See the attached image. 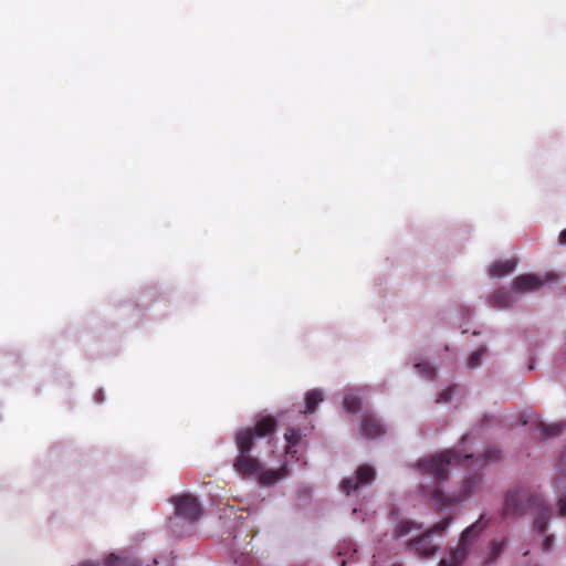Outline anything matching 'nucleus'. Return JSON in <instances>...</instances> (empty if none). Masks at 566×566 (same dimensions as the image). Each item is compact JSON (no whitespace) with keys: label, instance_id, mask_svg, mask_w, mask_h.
Here are the masks:
<instances>
[{"label":"nucleus","instance_id":"nucleus-1","mask_svg":"<svg viewBox=\"0 0 566 566\" xmlns=\"http://www.w3.org/2000/svg\"><path fill=\"white\" fill-rule=\"evenodd\" d=\"M471 459H473V454L462 455L458 450H447L442 453L423 459L418 463L419 469L424 474L434 479V489L431 493V497L440 510L449 505H458L473 495L479 489L482 482V478L479 474L467 478L459 493L444 494L442 489V482L447 480L449 474V467L451 464L468 465Z\"/></svg>","mask_w":566,"mask_h":566},{"label":"nucleus","instance_id":"nucleus-2","mask_svg":"<svg viewBox=\"0 0 566 566\" xmlns=\"http://www.w3.org/2000/svg\"><path fill=\"white\" fill-rule=\"evenodd\" d=\"M543 497L523 486H516L507 491L504 500L503 516H524L538 505Z\"/></svg>","mask_w":566,"mask_h":566},{"label":"nucleus","instance_id":"nucleus-3","mask_svg":"<svg viewBox=\"0 0 566 566\" xmlns=\"http://www.w3.org/2000/svg\"><path fill=\"white\" fill-rule=\"evenodd\" d=\"M491 520L485 515H481L476 522L468 526L461 534L459 545L451 551L450 556L459 559H465L471 548L481 535V533L490 526Z\"/></svg>","mask_w":566,"mask_h":566},{"label":"nucleus","instance_id":"nucleus-4","mask_svg":"<svg viewBox=\"0 0 566 566\" xmlns=\"http://www.w3.org/2000/svg\"><path fill=\"white\" fill-rule=\"evenodd\" d=\"M170 502L175 506V514L188 523L199 521L202 515V507L198 497L192 494L175 495L170 499Z\"/></svg>","mask_w":566,"mask_h":566},{"label":"nucleus","instance_id":"nucleus-5","mask_svg":"<svg viewBox=\"0 0 566 566\" xmlns=\"http://www.w3.org/2000/svg\"><path fill=\"white\" fill-rule=\"evenodd\" d=\"M452 517L447 516L439 523L434 524L423 535L411 541L412 548L421 556L429 557L436 553L437 546L431 542V534L436 533L441 535L446 528L451 524Z\"/></svg>","mask_w":566,"mask_h":566},{"label":"nucleus","instance_id":"nucleus-6","mask_svg":"<svg viewBox=\"0 0 566 566\" xmlns=\"http://www.w3.org/2000/svg\"><path fill=\"white\" fill-rule=\"evenodd\" d=\"M376 471L368 464H363L357 468L355 474L350 478H346L342 482V491L347 495L354 491L371 484L375 481Z\"/></svg>","mask_w":566,"mask_h":566},{"label":"nucleus","instance_id":"nucleus-7","mask_svg":"<svg viewBox=\"0 0 566 566\" xmlns=\"http://www.w3.org/2000/svg\"><path fill=\"white\" fill-rule=\"evenodd\" d=\"M555 274H547L546 279H542L536 274H522L514 279L512 290L518 293H527L538 291L547 280H554Z\"/></svg>","mask_w":566,"mask_h":566},{"label":"nucleus","instance_id":"nucleus-8","mask_svg":"<svg viewBox=\"0 0 566 566\" xmlns=\"http://www.w3.org/2000/svg\"><path fill=\"white\" fill-rule=\"evenodd\" d=\"M261 463L250 454H239L233 461V468L244 479H256Z\"/></svg>","mask_w":566,"mask_h":566},{"label":"nucleus","instance_id":"nucleus-9","mask_svg":"<svg viewBox=\"0 0 566 566\" xmlns=\"http://www.w3.org/2000/svg\"><path fill=\"white\" fill-rule=\"evenodd\" d=\"M360 432L367 439H375L385 433L381 421L371 413H365L361 420Z\"/></svg>","mask_w":566,"mask_h":566},{"label":"nucleus","instance_id":"nucleus-10","mask_svg":"<svg viewBox=\"0 0 566 566\" xmlns=\"http://www.w3.org/2000/svg\"><path fill=\"white\" fill-rule=\"evenodd\" d=\"M276 420L272 416H260L256 418L253 427L248 428L255 438H265L272 436L276 429Z\"/></svg>","mask_w":566,"mask_h":566},{"label":"nucleus","instance_id":"nucleus-11","mask_svg":"<svg viewBox=\"0 0 566 566\" xmlns=\"http://www.w3.org/2000/svg\"><path fill=\"white\" fill-rule=\"evenodd\" d=\"M531 513L535 514L533 523L534 530L538 533H544L547 530L548 521L551 518V511L544 500H542L541 505L533 509Z\"/></svg>","mask_w":566,"mask_h":566},{"label":"nucleus","instance_id":"nucleus-12","mask_svg":"<svg viewBox=\"0 0 566 566\" xmlns=\"http://www.w3.org/2000/svg\"><path fill=\"white\" fill-rule=\"evenodd\" d=\"M287 475L286 467H282L277 470L263 469L260 467V473L256 476L259 483L263 485H271Z\"/></svg>","mask_w":566,"mask_h":566},{"label":"nucleus","instance_id":"nucleus-13","mask_svg":"<svg viewBox=\"0 0 566 566\" xmlns=\"http://www.w3.org/2000/svg\"><path fill=\"white\" fill-rule=\"evenodd\" d=\"M254 439L255 437L248 428L239 430L235 434V446L239 454H249L254 446Z\"/></svg>","mask_w":566,"mask_h":566},{"label":"nucleus","instance_id":"nucleus-14","mask_svg":"<svg viewBox=\"0 0 566 566\" xmlns=\"http://www.w3.org/2000/svg\"><path fill=\"white\" fill-rule=\"evenodd\" d=\"M506 546L507 541L505 538L492 539L489 544V553L483 560V565H492L502 555Z\"/></svg>","mask_w":566,"mask_h":566},{"label":"nucleus","instance_id":"nucleus-15","mask_svg":"<svg viewBox=\"0 0 566 566\" xmlns=\"http://www.w3.org/2000/svg\"><path fill=\"white\" fill-rule=\"evenodd\" d=\"M516 266V262L514 260H501L494 262L490 268V275L492 277H502L504 275L510 274Z\"/></svg>","mask_w":566,"mask_h":566},{"label":"nucleus","instance_id":"nucleus-16","mask_svg":"<svg viewBox=\"0 0 566 566\" xmlns=\"http://www.w3.org/2000/svg\"><path fill=\"white\" fill-rule=\"evenodd\" d=\"M491 305L496 308H506L513 302L511 291L502 287L496 290L491 296Z\"/></svg>","mask_w":566,"mask_h":566},{"label":"nucleus","instance_id":"nucleus-17","mask_svg":"<svg viewBox=\"0 0 566 566\" xmlns=\"http://www.w3.org/2000/svg\"><path fill=\"white\" fill-rule=\"evenodd\" d=\"M324 400V392L321 389H311L305 395V410L303 413H313L319 402Z\"/></svg>","mask_w":566,"mask_h":566},{"label":"nucleus","instance_id":"nucleus-18","mask_svg":"<svg viewBox=\"0 0 566 566\" xmlns=\"http://www.w3.org/2000/svg\"><path fill=\"white\" fill-rule=\"evenodd\" d=\"M538 430L543 439L562 436L566 432V421L554 424L541 422L538 424Z\"/></svg>","mask_w":566,"mask_h":566},{"label":"nucleus","instance_id":"nucleus-19","mask_svg":"<svg viewBox=\"0 0 566 566\" xmlns=\"http://www.w3.org/2000/svg\"><path fill=\"white\" fill-rule=\"evenodd\" d=\"M307 432H303L300 428H291L289 429L284 438L286 440V453L294 454L296 451L294 448L300 443L302 437H305Z\"/></svg>","mask_w":566,"mask_h":566},{"label":"nucleus","instance_id":"nucleus-20","mask_svg":"<svg viewBox=\"0 0 566 566\" xmlns=\"http://www.w3.org/2000/svg\"><path fill=\"white\" fill-rule=\"evenodd\" d=\"M361 399L355 395H347L344 398V409L349 413H356L361 409Z\"/></svg>","mask_w":566,"mask_h":566},{"label":"nucleus","instance_id":"nucleus-21","mask_svg":"<svg viewBox=\"0 0 566 566\" xmlns=\"http://www.w3.org/2000/svg\"><path fill=\"white\" fill-rule=\"evenodd\" d=\"M106 563L107 566H143L137 559L119 558L113 554L107 558Z\"/></svg>","mask_w":566,"mask_h":566},{"label":"nucleus","instance_id":"nucleus-22","mask_svg":"<svg viewBox=\"0 0 566 566\" xmlns=\"http://www.w3.org/2000/svg\"><path fill=\"white\" fill-rule=\"evenodd\" d=\"M419 528L417 524L412 521H402L397 526L395 533L398 537L407 536L412 531Z\"/></svg>","mask_w":566,"mask_h":566},{"label":"nucleus","instance_id":"nucleus-23","mask_svg":"<svg viewBox=\"0 0 566 566\" xmlns=\"http://www.w3.org/2000/svg\"><path fill=\"white\" fill-rule=\"evenodd\" d=\"M485 353L486 349L483 347L473 352L468 359V366L470 368H476L481 364L482 357Z\"/></svg>","mask_w":566,"mask_h":566},{"label":"nucleus","instance_id":"nucleus-24","mask_svg":"<svg viewBox=\"0 0 566 566\" xmlns=\"http://www.w3.org/2000/svg\"><path fill=\"white\" fill-rule=\"evenodd\" d=\"M455 389H458L457 385L450 386L449 388H447L444 391H442L440 394L439 398L436 401L437 402H448V401H450Z\"/></svg>","mask_w":566,"mask_h":566},{"label":"nucleus","instance_id":"nucleus-25","mask_svg":"<svg viewBox=\"0 0 566 566\" xmlns=\"http://www.w3.org/2000/svg\"><path fill=\"white\" fill-rule=\"evenodd\" d=\"M417 368L420 369V373L424 374L428 379H433L436 375V370L428 364H418Z\"/></svg>","mask_w":566,"mask_h":566},{"label":"nucleus","instance_id":"nucleus-26","mask_svg":"<svg viewBox=\"0 0 566 566\" xmlns=\"http://www.w3.org/2000/svg\"><path fill=\"white\" fill-rule=\"evenodd\" d=\"M464 560L465 559H459L457 557L449 556V558L441 559L439 565L440 566H461Z\"/></svg>","mask_w":566,"mask_h":566},{"label":"nucleus","instance_id":"nucleus-27","mask_svg":"<svg viewBox=\"0 0 566 566\" xmlns=\"http://www.w3.org/2000/svg\"><path fill=\"white\" fill-rule=\"evenodd\" d=\"M554 545V537L553 535H547L545 536V538L543 539V543H542V551L544 553H548L551 552L552 547Z\"/></svg>","mask_w":566,"mask_h":566},{"label":"nucleus","instance_id":"nucleus-28","mask_svg":"<svg viewBox=\"0 0 566 566\" xmlns=\"http://www.w3.org/2000/svg\"><path fill=\"white\" fill-rule=\"evenodd\" d=\"M499 451L496 450H492V451H486L484 452L481 458L483 461H492V460H497L499 459Z\"/></svg>","mask_w":566,"mask_h":566},{"label":"nucleus","instance_id":"nucleus-29","mask_svg":"<svg viewBox=\"0 0 566 566\" xmlns=\"http://www.w3.org/2000/svg\"><path fill=\"white\" fill-rule=\"evenodd\" d=\"M558 510L560 516H566V496L558 500Z\"/></svg>","mask_w":566,"mask_h":566},{"label":"nucleus","instance_id":"nucleus-30","mask_svg":"<svg viewBox=\"0 0 566 566\" xmlns=\"http://www.w3.org/2000/svg\"><path fill=\"white\" fill-rule=\"evenodd\" d=\"M558 242L560 244H566V229H564L558 237Z\"/></svg>","mask_w":566,"mask_h":566}]
</instances>
